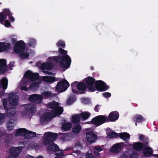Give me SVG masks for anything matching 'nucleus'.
Masks as SVG:
<instances>
[{"label": "nucleus", "instance_id": "f257e3e1", "mask_svg": "<svg viewBox=\"0 0 158 158\" xmlns=\"http://www.w3.org/2000/svg\"><path fill=\"white\" fill-rule=\"evenodd\" d=\"M107 118V116L106 115H98L93 118L90 122L92 124L99 126L105 123L108 122Z\"/></svg>", "mask_w": 158, "mask_h": 158}, {"label": "nucleus", "instance_id": "f03ea898", "mask_svg": "<svg viewBox=\"0 0 158 158\" xmlns=\"http://www.w3.org/2000/svg\"><path fill=\"white\" fill-rule=\"evenodd\" d=\"M46 136L44 140V143L46 145L49 143H54L58 137V134L55 133L48 132L45 134Z\"/></svg>", "mask_w": 158, "mask_h": 158}, {"label": "nucleus", "instance_id": "7ed1b4c3", "mask_svg": "<svg viewBox=\"0 0 158 158\" xmlns=\"http://www.w3.org/2000/svg\"><path fill=\"white\" fill-rule=\"evenodd\" d=\"M84 81H85L89 91L93 92L96 91V89L94 86L96 82L94 78L92 77H88L85 78Z\"/></svg>", "mask_w": 158, "mask_h": 158}, {"label": "nucleus", "instance_id": "20e7f679", "mask_svg": "<svg viewBox=\"0 0 158 158\" xmlns=\"http://www.w3.org/2000/svg\"><path fill=\"white\" fill-rule=\"evenodd\" d=\"M71 62V59L69 55H62L61 60L60 62V66L63 69H67L69 67Z\"/></svg>", "mask_w": 158, "mask_h": 158}, {"label": "nucleus", "instance_id": "39448f33", "mask_svg": "<svg viewBox=\"0 0 158 158\" xmlns=\"http://www.w3.org/2000/svg\"><path fill=\"white\" fill-rule=\"evenodd\" d=\"M70 85L68 81L65 79L58 82L56 85V89L57 91L61 92L65 91Z\"/></svg>", "mask_w": 158, "mask_h": 158}, {"label": "nucleus", "instance_id": "423d86ee", "mask_svg": "<svg viewBox=\"0 0 158 158\" xmlns=\"http://www.w3.org/2000/svg\"><path fill=\"white\" fill-rule=\"evenodd\" d=\"M96 90L102 92L107 90L109 88V86L106 84L102 80L96 81L94 84Z\"/></svg>", "mask_w": 158, "mask_h": 158}, {"label": "nucleus", "instance_id": "0eeeda50", "mask_svg": "<svg viewBox=\"0 0 158 158\" xmlns=\"http://www.w3.org/2000/svg\"><path fill=\"white\" fill-rule=\"evenodd\" d=\"M25 49V44L24 42L21 40L16 43L14 46V51L16 54H21Z\"/></svg>", "mask_w": 158, "mask_h": 158}, {"label": "nucleus", "instance_id": "6e6552de", "mask_svg": "<svg viewBox=\"0 0 158 158\" xmlns=\"http://www.w3.org/2000/svg\"><path fill=\"white\" fill-rule=\"evenodd\" d=\"M43 99V98L42 95L36 94L30 95L28 98V100L30 102L35 104L40 103Z\"/></svg>", "mask_w": 158, "mask_h": 158}, {"label": "nucleus", "instance_id": "1a4fd4ad", "mask_svg": "<svg viewBox=\"0 0 158 158\" xmlns=\"http://www.w3.org/2000/svg\"><path fill=\"white\" fill-rule=\"evenodd\" d=\"M39 75L38 73H33L30 70H27L25 73L24 77L26 78L29 79L31 81H34L37 80L39 77Z\"/></svg>", "mask_w": 158, "mask_h": 158}, {"label": "nucleus", "instance_id": "9d476101", "mask_svg": "<svg viewBox=\"0 0 158 158\" xmlns=\"http://www.w3.org/2000/svg\"><path fill=\"white\" fill-rule=\"evenodd\" d=\"M12 15V13L9 9H4L0 13V23L2 24H3V23L6 19L7 16L9 17H10Z\"/></svg>", "mask_w": 158, "mask_h": 158}, {"label": "nucleus", "instance_id": "9b49d317", "mask_svg": "<svg viewBox=\"0 0 158 158\" xmlns=\"http://www.w3.org/2000/svg\"><path fill=\"white\" fill-rule=\"evenodd\" d=\"M86 138L87 142L92 143L95 142V140L97 139V136L93 131H88L86 133Z\"/></svg>", "mask_w": 158, "mask_h": 158}, {"label": "nucleus", "instance_id": "f8f14e48", "mask_svg": "<svg viewBox=\"0 0 158 158\" xmlns=\"http://www.w3.org/2000/svg\"><path fill=\"white\" fill-rule=\"evenodd\" d=\"M19 147H13L10 149V155L11 158H17L21 152Z\"/></svg>", "mask_w": 158, "mask_h": 158}, {"label": "nucleus", "instance_id": "ddd939ff", "mask_svg": "<svg viewBox=\"0 0 158 158\" xmlns=\"http://www.w3.org/2000/svg\"><path fill=\"white\" fill-rule=\"evenodd\" d=\"M119 117V114L117 111L111 112L110 113L107 119L108 122H114L117 120Z\"/></svg>", "mask_w": 158, "mask_h": 158}, {"label": "nucleus", "instance_id": "4468645a", "mask_svg": "<svg viewBox=\"0 0 158 158\" xmlns=\"http://www.w3.org/2000/svg\"><path fill=\"white\" fill-rule=\"evenodd\" d=\"M87 88L85 83L82 82H79L77 86V89L79 91V93L76 94H79L85 93Z\"/></svg>", "mask_w": 158, "mask_h": 158}, {"label": "nucleus", "instance_id": "2eb2a0df", "mask_svg": "<svg viewBox=\"0 0 158 158\" xmlns=\"http://www.w3.org/2000/svg\"><path fill=\"white\" fill-rule=\"evenodd\" d=\"M24 108L25 110L29 113H34L37 110L36 105L33 104H26L24 105Z\"/></svg>", "mask_w": 158, "mask_h": 158}, {"label": "nucleus", "instance_id": "dca6fc26", "mask_svg": "<svg viewBox=\"0 0 158 158\" xmlns=\"http://www.w3.org/2000/svg\"><path fill=\"white\" fill-rule=\"evenodd\" d=\"M8 100L12 106H16L17 104V101L15 98V94L13 92L9 94Z\"/></svg>", "mask_w": 158, "mask_h": 158}, {"label": "nucleus", "instance_id": "f3484780", "mask_svg": "<svg viewBox=\"0 0 158 158\" xmlns=\"http://www.w3.org/2000/svg\"><path fill=\"white\" fill-rule=\"evenodd\" d=\"M147 147L142 143L137 142L134 143L133 144L132 148L133 149L136 151H141L144 148Z\"/></svg>", "mask_w": 158, "mask_h": 158}, {"label": "nucleus", "instance_id": "a211bd4d", "mask_svg": "<svg viewBox=\"0 0 158 158\" xmlns=\"http://www.w3.org/2000/svg\"><path fill=\"white\" fill-rule=\"evenodd\" d=\"M5 110L6 111V114L8 117H13L16 112L15 108L12 107L8 108Z\"/></svg>", "mask_w": 158, "mask_h": 158}, {"label": "nucleus", "instance_id": "6ab92c4d", "mask_svg": "<svg viewBox=\"0 0 158 158\" xmlns=\"http://www.w3.org/2000/svg\"><path fill=\"white\" fill-rule=\"evenodd\" d=\"M10 43L0 42V52L8 50L10 48Z\"/></svg>", "mask_w": 158, "mask_h": 158}, {"label": "nucleus", "instance_id": "aec40b11", "mask_svg": "<svg viewBox=\"0 0 158 158\" xmlns=\"http://www.w3.org/2000/svg\"><path fill=\"white\" fill-rule=\"evenodd\" d=\"M48 144V145L47 147V149L48 150L53 152H56L59 151L60 148L59 146L54 143H50Z\"/></svg>", "mask_w": 158, "mask_h": 158}, {"label": "nucleus", "instance_id": "412c9836", "mask_svg": "<svg viewBox=\"0 0 158 158\" xmlns=\"http://www.w3.org/2000/svg\"><path fill=\"white\" fill-rule=\"evenodd\" d=\"M121 148V145L117 143L113 145L110 149V151L113 153H118L120 151Z\"/></svg>", "mask_w": 158, "mask_h": 158}, {"label": "nucleus", "instance_id": "4be33fe9", "mask_svg": "<svg viewBox=\"0 0 158 158\" xmlns=\"http://www.w3.org/2000/svg\"><path fill=\"white\" fill-rule=\"evenodd\" d=\"M53 67L52 64L50 63L45 62L43 63L41 65L40 69L41 70H50Z\"/></svg>", "mask_w": 158, "mask_h": 158}, {"label": "nucleus", "instance_id": "5701e85b", "mask_svg": "<svg viewBox=\"0 0 158 158\" xmlns=\"http://www.w3.org/2000/svg\"><path fill=\"white\" fill-rule=\"evenodd\" d=\"M27 130L24 128L18 129L15 132V135L17 136L23 135L25 137L27 135Z\"/></svg>", "mask_w": 158, "mask_h": 158}, {"label": "nucleus", "instance_id": "b1692460", "mask_svg": "<svg viewBox=\"0 0 158 158\" xmlns=\"http://www.w3.org/2000/svg\"><path fill=\"white\" fill-rule=\"evenodd\" d=\"M143 152L144 156L146 157L151 156L153 153L152 149L150 147H146L143 149Z\"/></svg>", "mask_w": 158, "mask_h": 158}, {"label": "nucleus", "instance_id": "393cba45", "mask_svg": "<svg viewBox=\"0 0 158 158\" xmlns=\"http://www.w3.org/2000/svg\"><path fill=\"white\" fill-rule=\"evenodd\" d=\"M43 98L44 99L52 98L55 96L54 94H53L51 91H46L43 92L41 95Z\"/></svg>", "mask_w": 158, "mask_h": 158}, {"label": "nucleus", "instance_id": "a878e982", "mask_svg": "<svg viewBox=\"0 0 158 158\" xmlns=\"http://www.w3.org/2000/svg\"><path fill=\"white\" fill-rule=\"evenodd\" d=\"M53 112L51 111L43 114L42 115L43 120L44 121H46L50 119L51 117H54L52 113Z\"/></svg>", "mask_w": 158, "mask_h": 158}, {"label": "nucleus", "instance_id": "bb28decb", "mask_svg": "<svg viewBox=\"0 0 158 158\" xmlns=\"http://www.w3.org/2000/svg\"><path fill=\"white\" fill-rule=\"evenodd\" d=\"M52 111L53 112L52 113L54 117H55L56 115L61 114L63 111V109L62 107L58 106L55 110Z\"/></svg>", "mask_w": 158, "mask_h": 158}, {"label": "nucleus", "instance_id": "cd10ccee", "mask_svg": "<svg viewBox=\"0 0 158 158\" xmlns=\"http://www.w3.org/2000/svg\"><path fill=\"white\" fill-rule=\"evenodd\" d=\"M6 127L8 130L11 131L15 125V121L12 119H10L7 122Z\"/></svg>", "mask_w": 158, "mask_h": 158}, {"label": "nucleus", "instance_id": "c85d7f7f", "mask_svg": "<svg viewBox=\"0 0 158 158\" xmlns=\"http://www.w3.org/2000/svg\"><path fill=\"white\" fill-rule=\"evenodd\" d=\"M81 130V126L79 124L75 125L72 128V132L75 134H77L80 133Z\"/></svg>", "mask_w": 158, "mask_h": 158}, {"label": "nucleus", "instance_id": "c756f323", "mask_svg": "<svg viewBox=\"0 0 158 158\" xmlns=\"http://www.w3.org/2000/svg\"><path fill=\"white\" fill-rule=\"evenodd\" d=\"M72 125L69 122L63 123L61 127V130L62 131H66L69 130L71 127Z\"/></svg>", "mask_w": 158, "mask_h": 158}, {"label": "nucleus", "instance_id": "7c9ffc66", "mask_svg": "<svg viewBox=\"0 0 158 158\" xmlns=\"http://www.w3.org/2000/svg\"><path fill=\"white\" fill-rule=\"evenodd\" d=\"M139 139L143 142V144L146 147L148 146V138L143 135H140L139 136Z\"/></svg>", "mask_w": 158, "mask_h": 158}, {"label": "nucleus", "instance_id": "2f4dec72", "mask_svg": "<svg viewBox=\"0 0 158 158\" xmlns=\"http://www.w3.org/2000/svg\"><path fill=\"white\" fill-rule=\"evenodd\" d=\"M80 114H77L72 116L71 121L74 124L79 123L81 121V117Z\"/></svg>", "mask_w": 158, "mask_h": 158}, {"label": "nucleus", "instance_id": "473e14b6", "mask_svg": "<svg viewBox=\"0 0 158 158\" xmlns=\"http://www.w3.org/2000/svg\"><path fill=\"white\" fill-rule=\"evenodd\" d=\"M119 136L121 139L124 140H126L130 138V135L129 133L125 132L119 133Z\"/></svg>", "mask_w": 158, "mask_h": 158}, {"label": "nucleus", "instance_id": "72a5a7b5", "mask_svg": "<svg viewBox=\"0 0 158 158\" xmlns=\"http://www.w3.org/2000/svg\"><path fill=\"white\" fill-rule=\"evenodd\" d=\"M59 104L58 102L54 101L51 102H49L47 105L48 108H50L52 110H55L59 106Z\"/></svg>", "mask_w": 158, "mask_h": 158}, {"label": "nucleus", "instance_id": "f704fd0d", "mask_svg": "<svg viewBox=\"0 0 158 158\" xmlns=\"http://www.w3.org/2000/svg\"><path fill=\"white\" fill-rule=\"evenodd\" d=\"M43 80L47 82L53 83L56 81V79L54 77L52 76H45L43 77Z\"/></svg>", "mask_w": 158, "mask_h": 158}, {"label": "nucleus", "instance_id": "c9c22d12", "mask_svg": "<svg viewBox=\"0 0 158 158\" xmlns=\"http://www.w3.org/2000/svg\"><path fill=\"white\" fill-rule=\"evenodd\" d=\"M80 115L82 119L85 120L89 117L90 114L88 112L85 111L80 114Z\"/></svg>", "mask_w": 158, "mask_h": 158}, {"label": "nucleus", "instance_id": "e433bc0d", "mask_svg": "<svg viewBox=\"0 0 158 158\" xmlns=\"http://www.w3.org/2000/svg\"><path fill=\"white\" fill-rule=\"evenodd\" d=\"M79 82L75 81L71 84V86L73 92L74 94L79 93L78 91L76 89L77 88V85Z\"/></svg>", "mask_w": 158, "mask_h": 158}, {"label": "nucleus", "instance_id": "4c0bfd02", "mask_svg": "<svg viewBox=\"0 0 158 158\" xmlns=\"http://www.w3.org/2000/svg\"><path fill=\"white\" fill-rule=\"evenodd\" d=\"M134 120L135 122L141 123L144 120V118L142 115L138 114L134 117Z\"/></svg>", "mask_w": 158, "mask_h": 158}, {"label": "nucleus", "instance_id": "58836bf2", "mask_svg": "<svg viewBox=\"0 0 158 158\" xmlns=\"http://www.w3.org/2000/svg\"><path fill=\"white\" fill-rule=\"evenodd\" d=\"M36 136V134L35 132L27 130V135L26 136V138L27 139H30L35 137Z\"/></svg>", "mask_w": 158, "mask_h": 158}, {"label": "nucleus", "instance_id": "ea45409f", "mask_svg": "<svg viewBox=\"0 0 158 158\" xmlns=\"http://www.w3.org/2000/svg\"><path fill=\"white\" fill-rule=\"evenodd\" d=\"M108 136L110 138H116L118 136V134L113 131H111L108 133Z\"/></svg>", "mask_w": 158, "mask_h": 158}, {"label": "nucleus", "instance_id": "a19ab883", "mask_svg": "<svg viewBox=\"0 0 158 158\" xmlns=\"http://www.w3.org/2000/svg\"><path fill=\"white\" fill-rule=\"evenodd\" d=\"M56 46L57 47H61L63 48H64L65 45L64 41L62 40L59 41L56 44Z\"/></svg>", "mask_w": 158, "mask_h": 158}, {"label": "nucleus", "instance_id": "79ce46f5", "mask_svg": "<svg viewBox=\"0 0 158 158\" xmlns=\"http://www.w3.org/2000/svg\"><path fill=\"white\" fill-rule=\"evenodd\" d=\"M19 54L20 57L22 59H27L29 56L28 53L23 52Z\"/></svg>", "mask_w": 158, "mask_h": 158}, {"label": "nucleus", "instance_id": "37998d69", "mask_svg": "<svg viewBox=\"0 0 158 158\" xmlns=\"http://www.w3.org/2000/svg\"><path fill=\"white\" fill-rule=\"evenodd\" d=\"M59 52L61 54V56L62 55H67V51L62 49V48H59L58 49Z\"/></svg>", "mask_w": 158, "mask_h": 158}, {"label": "nucleus", "instance_id": "c03bdc74", "mask_svg": "<svg viewBox=\"0 0 158 158\" xmlns=\"http://www.w3.org/2000/svg\"><path fill=\"white\" fill-rule=\"evenodd\" d=\"M62 56L59 55L58 56H55L53 57V59L56 62H60L61 60Z\"/></svg>", "mask_w": 158, "mask_h": 158}, {"label": "nucleus", "instance_id": "a18cd8bd", "mask_svg": "<svg viewBox=\"0 0 158 158\" xmlns=\"http://www.w3.org/2000/svg\"><path fill=\"white\" fill-rule=\"evenodd\" d=\"M6 61L5 59H0V66L6 67Z\"/></svg>", "mask_w": 158, "mask_h": 158}, {"label": "nucleus", "instance_id": "49530a36", "mask_svg": "<svg viewBox=\"0 0 158 158\" xmlns=\"http://www.w3.org/2000/svg\"><path fill=\"white\" fill-rule=\"evenodd\" d=\"M29 45L30 46H32L35 45L36 44V41L35 40L31 39L29 40Z\"/></svg>", "mask_w": 158, "mask_h": 158}, {"label": "nucleus", "instance_id": "de8ad7c7", "mask_svg": "<svg viewBox=\"0 0 158 158\" xmlns=\"http://www.w3.org/2000/svg\"><path fill=\"white\" fill-rule=\"evenodd\" d=\"M7 100L6 98H4L3 99V105L4 110L8 108L7 107Z\"/></svg>", "mask_w": 158, "mask_h": 158}, {"label": "nucleus", "instance_id": "09e8293b", "mask_svg": "<svg viewBox=\"0 0 158 158\" xmlns=\"http://www.w3.org/2000/svg\"><path fill=\"white\" fill-rule=\"evenodd\" d=\"M5 115L3 114H0V125H1L4 120Z\"/></svg>", "mask_w": 158, "mask_h": 158}, {"label": "nucleus", "instance_id": "8fccbe9b", "mask_svg": "<svg viewBox=\"0 0 158 158\" xmlns=\"http://www.w3.org/2000/svg\"><path fill=\"white\" fill-rule=\"evenodd\" d=\"M6 67L0 66V74L4 73L6 70Z\"/></svg>", "mask_w": 158, "mask_h": 158}, {"label": "nucleus", "instance_id": "3c124183", "mask_svg": "<svg viewBox=\"0 0 158 158\" xmlns=\"http://www.w3.org/2000/svg\"><path fill=\"white\" fill-rule=\"evenodd\" d=\"M129 158H137V153L136 152H133L129 155Z\"/></svg>", "mask_w": 158, "mask_h": 158}, {"label": "nucleus", "instance_id": "603ef678", "mask_svg": "<svg viewBox=\"0 0 158 158\" xmlns=\"http://www.w3.org/2000/svg\"><path fill=\"white\" fill-rule=\"evenodd\" d=\"M102 94L103 96L106 98H109L111 96V94L110 93L107 92L103 93Z\"/></svg>", "mask_w": 158, "mask_h": 158}, {"label": "nucleus", "instance_id": "864d4df0", "mask_svg": "<svg viewBox=\"0 0 158 158\" xmlns=\"http://www.w3.org/2000/svg\"><path fill=\"white\" fill-rule=\"evenodd\" d=\"M4 26L5 27H9L10 26V22L6 20H5L4 21Z\"/></svg>", "mask_w": 158, "mask_h": 158}, {"label": "nucleus", "instance_id": "5fc2aeb1", "mask_svg": "<svg viewBox=\"0 0 158 158\" xmlns=\"http://www.w3.org/2000/svg\"><path fill=\"white\" fill-rule=\"evenodd\" d=\"M87 158H96L91 153H87L86 155Z\"/></svg>", "mask_w": 158, "mask_h": 158}, {"label": "nucleus", "instance_id": "6e6d98bb", "mask_svg": "<svg viewBox=\"0 0 158 158\" xmlns=\"http://www.w3.org/2000/svg\"><path fill=\"white\" fill-rule=\"evenodd\" d=\"M73 102V98H69L67 100V103L69 105L72 104Z\"/></svg>", "mask_w": 158, "mask_h": 158}, {"label": "nucleus", "instance_id": "4d7b16f0", "mask_svg": "<svg viewBox=\"0 0 158 158\" xmlns=\"http://www.w3.org/2000/svg\"><path fill=\"white\" fill-rule=\"evenodd\" d=\"M94 150L97 151L98 152H100L102 150V148L100 146H97L94 148Z\"/></svg>", "mask_w": 158, "mask_h": 158}, {"label": "nucleus", "instance_id": "13d9d810", "mask_svg": "<svg viewBox=\"0 0 158 158\" xmlns=\"http://www.w3.org/2000/svg\"><path fill=\"white\" fill-rule=\"evenodd\" d=\"M1 86L2 87V84H1V86L0 87H1ZM2 88H3V87H2ZM2 89H3V91H0V97H2V96H3L5 94V91L4 90L6 89H5V90L4 89H3V88H2Z\"/></svg>", "mask_w": 158, "mask_h": 158}, {"label": "nucleus", "instance_id": "bf43d9fd", "mask_svg": "<svg viewBox=\"0 0 158 158\" xmlns=\"http://www.w3.org/2000/svg\"><path fill=\"white\" fill-rule=\"evenodd\" d=\"M20 89L22 90H25L26 91H27L28 90V88L27 87L26 85L21 87Z\"/></svg>", "mask_w": 158, "mask_h": 158}, {"label": "nucleus", "instance_id": "052dcab7", "mask_svg": "<svg viewBox=\"0 0 158 158\" xmlns=\"http://www.w3.org/2000/svg\"><path fill=\"white\" fill-rule=\"evenodd\" d=\"M15 64V62L13 61H11L9 64V66L10 68V69H12L10 68H12L14 66V65Z\"/></svg>", "mask_w": 158, "mask_h": 158}, {"label": "nucleus", "instance_id": "680f3d73", "mask_svg": "<svg viewBox=\"0 0 158 158\" xmlns=\"http://www.w3.org/2000/svg\"><path fill=\"white\" fill-rule=\"evenodd\" d=\"M99 105H97L96 106L94 109L95 111L97 112H98L99 111V109L98 107H99Z\"/></svg>", "mask_w": 158, "mask_h": 158}, {"label": "nucleus", "instance_id": "e2e57ef3", "mask_svg": "<svg viewBox=\"0 0 158 158\" xmlns=\"http://www.w3.org/2000/svg\"><path fill=\"white\" fill-rule=\"evenodd\" d=\"M17 41V39L16 38H12L11 39V41L13 43H16V42Z\"/></svg>", "mask_w": 158, "mask_h": 158}, {"label": "nucleus", "instance_id": "0e129e2a", "mask_svg": "<svg viewBox=\"0 0 158 158\" xmlns=\"http://www.w3.org/2000/svg\"><path fill=\"white\" fill-rule=\"evenodd\" d=\"M98 152L96 151L95 150H94V153L95 156H99V153Z\"/></svg>", "mask_w": 158, "mask_h": 158}, {"label": "nucleus", "instance_id": "69168bd1", "mask_svg": "<svg viewBox=\"0 0 158 158\" xmlns=\"http://www.w3.org/2000/svg\"><path fill=\"white\" fill-rule=\"evenodd\" d=\"M35 83L31 84L30 85V88H32L35 87Z\"/></svg>", "mask_w": 158, "mask_h": 158}, {"label": "nucleus", "instance_id": "338daca9", "mask_svg": "<svg viewBox=\"0 0 158 158\" xmlns=\"http://www.w3.org/2000/svg\"><path fill=\"white\" fill-rule=\"evenodd\" d=\"M10 18V20L11 21V22H13L14 20H15V19H14V17H13L12 16H11L10 17H9Z\"/></svg>", "mask_w": 158, "mask_h": 158}, {"label": "nucleus", "instance_id": "774afa93", "mask_svg": "<svg viewBox=\"0 0 158 158\" xmlns=\"http://www.w3.org/2000/svg\"><path fill=\"white\" fill-rule=\"evenodd\" d=\"M122 158H128V157L125 154H124L122 156Z\"/></svg>", "mask_w": 158, "mask_h": 158}]
</instances>
